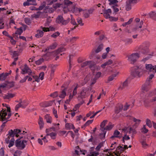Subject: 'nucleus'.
<instances>
[{
    "mask_svg": "<svg viewBox=\"0 0 156 156\" xmlns=\"http://www.w3.org/2000/svg\"><path fill=\"white\" fill-rule=\"evenodd\" d=\"M50 132H51L47 134V136H50L51 138L52 139H55L56 136L57 134L55 132V127H52L50 129H46V133H48Z\"/></svg>",
    "mask_w": 156,
    "mask_h": 156,
    "instance_id": "nucleus-12",
    "label": "nucleus"
},
{
    "mask_svg": "<svg viewBox=\"0 0 156 156\" xmlns=\"http://www.w3.org/2000/svg\"><path fill=\"white\" fill-rule=\"evenodd\" d=\"M64 3L65 5L68 6L72 5L73 2L69 0H64Z\"/></svg>",
    "mask_w": 156,
    "mask_h": 156,
    "instance_id": "nucleus-51",
    "label": "nucleus"
},
{
    "mask_svg": "<svg viewBox=\"0 0 156 156\" xmlns=\"http://www.w3.org/2000/svg\"><path fill=\"white\" fill-rule=\"evenodd\" d=\"M133 18H131L127 22H126L122 23V26L123 27H126V25H129L133 22Z\"/></svg>",
    "mask_w": 156,
    "mask_h": 156,
    "instance_id": "nucleus-44",
    "label": "nucleus"
},
{
    "mask_svg": "<svg viewBox=\"0 0 156 156\" xmlns=\"http://www.w3.org/2000/svg\"><path fill=\"white\" fill-rule=\"evenodd\" d=\"M154 75L153 74L150 75L147 80L145 84L142 86V89L145 91H147L150 88L151 83V80L154 77Z\"/></svg>",
    "mask_w": 156,
    "mask_h": 156,
    "instance_id": "nucleus-11",
    "label": "nucleus"
},
{
    "mask_svg": "<svg viewBox=\"0 0 156 156\" xmlns=\"http://www.w3.org/2000/svg\"><path fill=\"white\" fill-rule=\"evenodd\" d=\"M143 23V21L142 20L140 21L139 23H136V26L134 28V30L135 31L139 28H141Z\"/></svg>",
    "mask_w": 156,
    "mask_h": 156,
    "instance_id": "nucleus-27",
    "label": "nucleus"
},
{
    "mask_svg": "<svg viewBox=\"0 0 156 156\" xmlns=\"http://www.w3.org/2000/svg\"><path fill=\"white\" fill-rule=\"evenodd\" d=\"M98 155V152L94 151L90 152L88 156H97Z\"/></svg>",
    "mask_w": 156,
    "mask_h": 156,
    "instance_id": "nucleus-56",
    "label": "nucleus"
},
{
    "mask_svg": "<svg viewBox=\"0 0 156 156\" xmlns=\"http://www.w3.org/2000/svg\"><path fill=\"white\" fill-rule=\"evenodd\" d=\"M63 19V17L62 16H58L56 19V22L58 23H61Z\"/></svg>",
    "mask_w": 156,
    "mask_h": 156,
    "instance_id": "nucleus-42",
    "label": "nucleus"
},
{
    "mask_svg": "<svg viewBox=\"0 0 156 156\" xmlns=\"http://www.w3.org/2000/svg\"><path fill=\"white\" fill-rule=\"evenodd\" d=\"M62 5L61 4L59 3H56L53 5V7L55 9H56L57 8L61 7Z\"/></svg>",
    "mask_w": 156,
    "mask_h": 156,
    "instance_id": "nucleus-64",
    "label": "nucleus"
},
{
    "mask_svg": "<svg viewBox=\"0 0 156 156\" xmlns=\"http://www.w3.org/2000/svg\"><path fill=\"white\" fill-rule=\"evenodd\" d=\"M11 54L12 56L13 57H17L18 56V52L17 51H12L11 52Z\"/></svg>",
    "mask_w": 156,
    "mask_h": 156,
    "instance_id": "nucleus-53",
    "label": "nucleus"
},
{
    "mask_svg": "<svg viewBox=\"0 0 156 156\" xmlns=\"http://www.w3.org/2000/svg\"><path fill=\"white\" fill-rule=\"evenodd\" d=\"M21 70L22 73L23 74L27 73L29 75H30L32 73L31 70L26 64L21 67Z\"/></svg>",
    "mask_w": 156,
    "mask_h": 156,
    "instance_id": "nucleus-15",
    "label": "nucleus"
},
{
    "mask_svg": "<svg viewBox=\"0 0 156 156\" xmlns=\"http://www.w3.org/2000/svg\"><path fill=\"white\" fill-rule=\"evenodd\" d=\"M101 75V73L100 72H98L95 75V77L92 80L91 84H93L95 83L96 80L99 78Z\"/></svg>",
    "mask_w": 156,
    "mask_h": 156,
    "instance_id": "nucleus-26",
    "label": "nucleus"
},
{
    "mask_svg": "<svg viewBox=\"0 0 156 156\" xmlns=\"http://www.w3.org/2000/svg\"><path fill=\"white\" fill-rule=\"evenodd\" d=\"M145 67L146 69L150 71H155V69H156V66H153L151 64H146Z\"/></svg>",
    "mask_w": 156,
    "mask_h": 156,
    "instance_id": "nucleus-19",
    "label": "nucleus"
},
{
    "mask_svg": "<svg viewBox=\"0 0 156 156\" xmlns=\"http://www.w3.org/2000/svg\"><path fill=\"white\" fill-rule=\"evenodd\" d=\"M112 14V10L109 9L105 10L103 12V15L105 18L107 19H108L111 21H116L118 20V18L110 16Z\"/></svg>",
    "mask_w": 156,
    "mask_h": 156,
    "instance_id": "nucleus-8",
    "label": "nucleus"
},
{
    "mask_svg": "<svg viewBox=\"0 0 156 156\" xmlns=\"http://www.w3.org/2000/svg\"><path fill=\"white\" fill-rule=\"evenodd\" d=\"M123 106L121 104L117 105L115 107V111L116 113H119L122 110Z\"/></svg>",
    "mask_w": 156,
    "mask_h": 156,
    "instance_id": "nucleus-21",
    "label": "nucleus"
},
{
    "mask_svg": "<svg viewBox=\"0 0 156 156\" xmlns=\"http://www.w3.org/2000/svg\"><path fill=\"white\" fill-rule=\"evenodd\" d=\"M141 132L143 133H146L148 131V130L146 128V126L144 125L141 129Z\"/></svg>",
    "mask_w": 156,
    "mask_h": 156,
    "instance_id": "nucleus-52",
    "label": "nucleus"
},
{
    "mask_svg": "<svg viewBox=\"0 0 156 156\" xmlns=\"http://www.w3.org/2000/svg\"><path fill=\"white\" fill-rule=\"evenodd\" d=\"M65 126L66 128L68 129H74V126L71 123H66Z\"/></svg>",
    "mask_w": 156,
    "mask_h": 156,
    "instance_id": "nucleus-35",
    "label": "nucleus"
},
{
    "mask_svg": "<svg viewBox=\"0 0 156 156\" xmlns=\"http://www.w3.org/2000/svg\"><path fill=\"white\" fill-rule=\"evenodd\" d=\"M118 148L121 151H123L125 150L127 148V145H124L123 147L122 146H119L118 147Z\"/></svg>",
    "mask_w": 156,
    "mask_h": 156,
    "instance_id": "nucleus-62",
    "label": "nucleus"
},
{
    "mask_svg": "<svg viewBox=\"0 0 156 156\" xmlns=\"http://www.w3.org/2000/svg\"><path fill=\"white\" fill-rule=\"evenodd\" d=\"M44 119L47 123H51L52 121V119L51 116L49 114H47L44 116Z\"/></svg>",
    "mask_w": 156,
    "mask_h": 156,
    "instance_id": "nucleus-25",
    "label": "nucleus"
},
{
    "mask_svg": "<svg viewBox=\"0 0 156 156\" xmlns=\"http://www.w3.org/2000/svg\"><path fill=\"white\" fill-rule=\"evenodd\" d=\"M108 121L107 120H104L101 124L100 127L101 130L103 132V133H101L100 135L102 138H104L105 136L106 131H105V125L107 123Z\"/></svg>",
    "mask_w": 156,
    "mask_h": 156,
    "instance_id": "nucleus-13",
    "label": "nucleus"
},
{
    "mask_svg": "<svg viewBox=\"0 0 156 156\" xmlns=\"http://www.w3.org/2000/svg\"><path fill=\"white\" fill-rule=\"evenodd\" d=\"M93 121V119L91 120H88L82 126V128H85L86 126H88V125H89L90 124L92 123Z\"/></svg>",
    "mask_w": 156,
    "mask_h": 156,
    "instance_id": "nucleus-40",
    "label": "nucleus"
},
{
    "mask_svg": "<svg viewBox=\"0 0 156 156\" xmlns=\"http://www.w3.org/2000/svg\"><path fill=\"white\" fill-rule=\"evenodd\" d=\"M55 52H51L47 53L46 54L43 55V56H45L46 58H48L47 60H49V59L52 58H53V56H52V55H53Z\"/></svg>",
    "mask_w": 156,
    "mask_h": 156,
    "instance_id": "nucleus-36",
    "label": "nucleus"
},
{
    "mask_svg": "<svg viewBox=\"0 0 156 156\" xmlns=\"http://www.w3.org/2000/svg\"><path fill=\"white\" fill-rule=\"evenodd\" d=\"M130 104L128 103H126V104L124 105L122 108L124 111L128 109L129 106H130Z\"/></svg>",
    "mask_w": 156,
    "mask_h": 156,
    "instance_id": "nucleus-58",
    "label": "nucleus"
},
{
    "mask_svg": "<svg viewBox=\"0 0 156 156\" xmlns=\"http://www.w3.org/2000/svg\"><path fill=\"white\" fill-rule=\"evenodd\" d=\"M146 124L149 127H152V123L150 119H147L146 120Z\"/></svg>",
    "mask_w": 156,
    "mask_h": 156,
    "instance_id": "nucleus-55",
    "label": "nucleus"
},
{
    "mask_svg": "<svg viewBox=\"0 0 156 156\" xmlns=\"http://www.w3.org/2000/svg\"><path fill=\"white\" fill-rule=\"evenodd\" d=\"M90 91L87 88H83L80 93V95L82 98H85L89 95Z\"/></svg>",
    "mask_w": 156,
    "mask_h": 156,
    "instance_id": "nucleus-14",
    "label": "nucleus"
},
{
    "mask_svg": "<svg viewBox=\"0 0 156 156\" xmlns=\"http://www.w3.org/2000/svg\"><path fill=\"white\" fill-rule=\"evenodd\" d=\"M14 139L13 138H12L11 140V141L9 142V144L8 145V147H12L14 144Z\"/></svg>",
    "mask_w": 156,
    "mask_h": 156,
    "instance_id": "nucleus-59",
    "label": "nucleus"
},
{
    "mask_svg": "<svg viewBox=\"0 0 156 156\" xmlns=\"http://www.w3.org/2000/svg\"><path fill=\"white\" fill-rule=\"evenodd\" d=\"M155 95V94L153 91L148 92L146 94L144 100V105L145 107H150L151 103L156 101V97L154 96Z\"/></svg>",
    "mask_w": 156,
    "mask_h": 156,
    "instance_id": "nucleus-2",
    "label": "nucleus"
},
{
    "mask_svg": "<svg viewBox=\"0 0 156 156\" xmlns=\"http://www.w3.org/2000/svg\"><path fill=\"white\" fill-rule=\"evenodd\" d=\"M65 50V48L63 47L60 48H58L57 50L53 52H55L53 55H52V56H53V58L56 56L55 58V60H57L59 58V56H58V55L60 52H62Z\"/></svg>",
    "mask_w": 156,
    "mask_h": 156,
    "instance_id": "nucleus-16",
    "label": "nucleus"
},
{
    "mask_svg": "<svg viewBox=\"0 0 156 156\" xmlns=\"http://www.w3.org/2000/svg\"><path fill=\"white\" fill-rule=\"evenodd\" d=\"M15 96V94L11 93H8L7 94L5 95L4 96V98L5 99H9L11 98H13Z\"/></svg>",
    "mask_w": 156,
    "mask_h": 156,
    "instance_id": "nucleus-45",
    "label": "nucleus"
},
{
    "mask_svg": "<svg viewBox=\"0 0 156 156\" xmlns=\"http://www.w3.org/2000/svg\"><path fill=\"white\" fill-rule=\"evenodd\" d=\"M44 73L43 72H41L39 75V78L40 80H42L44 79Z\"/></svg>",
    "mask_w": 156,
    "mask_h": 156,
    "instance_id": "nucleus-54",
    "label": "nucleus"
},
{
    "mask_svg": "<svg viewBox=\"0 0 156 156\" xmlns=\"http://www.w3.org/2000/svg\"><path fill=\"white\" fill-rule=\"evenodd\" d=\"M70 20V18H69L66 20H63L61 24L62 25H67L69 22Z\"/></svg>",
    "mask_w": 156,
    "mask_h": 156,
    "instance_id": "nucleus-48",
    "label": "nucleus"
},
{
    "mask_svg": "<svg viewBox=\"0 0 156 156\" xmlns=\"http://www.w3.org/2000/svg\"><path fill=\"white\" fill-rule=\"evenodd\" d=\"M80 106V104H77L74 107L73 109V111L74 112H79V108Z\"/></svg>",
    "mask_w": 156,
    "mask_h": 156,
    "instance_id": "nucleus-46",
    "label": "nucleus"
},
{
    "mask_svg": "<svg viewBox=\"0 0 156 156\" xmlns=\"http://www.w3.org/2000/svg\"><path fill=\"white\" fill-rule=\"evenodd\" d=\"M22 153V152L20 151H16L13 154L14 156H20Z\"/></svg>",
    "mask_w": 156,
    "mask_h": 156,
    "instance_id": "nucleus-57",
    "label": "nucleus"
},
{
    "mask_svg": "<svg viewBox=\"0 0 156 156\" xmlns=\"http://www.w3.org/2000/svg\"><path fill=\"white\" fill-rule=\"evenodd\" d=\"M122 133H124V136L122 138V140L124 142L125 140H127L130 139L129 136L133 137L134 134L136 133L135 129L132 127L125 128L122 129Z\"/></svg>",
    "mask_w": 156,
    "mask_h": 156,
    "instance_id": "nucleus-3",
    "label": "nucleus"
},
{
    "mask_svg": "<svg viewBox=\"0 0 156 156\" xmlns=\"http://www.w3.org/2000/svg\"><path fill=\"white\" fill-rule=\"evenodd\" d=\"M27 105V103L25 105H23L22 103H19L16 105L15 108V110L16 111L18 110L20 107H21L23 108H25Z\"/></svg>",
    "mask_w": 156,
    "mask_h": 156,
    "instance_id": "nucleus-33",
    "label": "nucleus"
},
{
    "mask_svg": "<svg viewBox=\"0 0 156 156\" xmlns=\"http://www.w3.org/2000/svg\"><path fill=\"white\" fill-rule=\"evenodd\" d=\"M93 62L91 61H86L81 64L82 67H84L86 66H88L93 71L94 70H98L100 69V66H97L93 64Z\"/></svg>",
    "mask_w": 156,
    "mask_h": 156,
    "instance_id": "nucleus-9",
    "label": "nucleus"
},
{
    "mask_svg": "<svg viewBox=\"0 0 156 156\" xmlns=\"http://www.w3.org/2000/svg\"><path fill=\"white\" fill-rule=\"evenodd\" d=\"M113 127V125L112 124H108L105 128V130H111Z\"/></svg>",
    "mask_w": 156,
    "mask_h": 156,
    "instance_id": "nucleus-50",
    "label": "nucleus"
},
{
    "mask_svg": "<svg viewBox=\"0 0 156 156\" xmlns=\"http://www.w3.org/2000/svg\"><path fill=\"white\" fill-rule=\"evenodd\" d=\"M66 88L62 90L60 92V94L59 95V97L62 99L64 98L66 94Z\"/></svg>",
    "mask_w": 156,
    "mask_h": 156,
    "instance_id": "nucleus-30",
    "label": "nucleus"
},
{
    "mask_svg": "<svg viewBox=\"0 0 156 156\" xmlns=\"http://www.w3.org/2000/svg\"><path fill=\"white\" fill-rule=\"evenodd\" d=\"M119 72H117L114 74L109 76L108 78V81H112L115 78V77L119 74Z\"/></svg>",
    "mask_w": 156,
    "mask_h": 156,
    "instance_id": "nucleus-34",
    "label": "nucleus"
},
{
    "mask_svg": "<svg viewBox=\"0 0 156 156\" xmlns=\"http://www.w3.org/2000/svg\"><path fill=\"white\" fill-rule=\"evenodd\" d=\"M41 29L37 31V34L35 35L36 37L37 38L41 37L43 36L44 34L43 31L46 32L50 31H53L55 30V28L51 26H50L48 28L43 27L41 26Z\"/></svg>",
    "mask_w": 156,
    "mask_h": 156,
    "instance_id": "nucleus-6",
    "label": "nucleus"
},
{
    "mask_svg": "<svg viewBox=\"0 0 156 156\" xmlns=\"http://www.w3.org/2000/svg\"><path fill=\"white\" fill-rule=\"evenodd\" d=\"M30 75L35 80L33 81V82H34L35 81H36L37 82H39L40 81V80L38 76L35 75L34 73L32 72V73Z\"/></svg>",
    "mask_w": 156,
    "mask_h": 156,
    "instance_id": "nucleus-32",
    "label": "nucleus"
},
{
    "mask_svg": "<svg viewBox=\"0 0 156 156\" xmlns=\"http://www.w3.org/2000/svg\"><path fill=\"white\" fill-rule=\"evenodd\" d=\"M93 11V10H89L88 12H85L84 14V16L85 18H87L89 17L90 14L92 13Z\"/></svg>",
    "mask_w": 156,
    "mask_h": 156,
    "instance_id": "nucleus-39",
    "label": "nucleus"
},
{
    "mask_svg": "<svg viewBox=\"0 0 156 156\" xmlns=\"http://www.w3.org/2000/svg\"><path fill=\"white\" fill-rule=\"evenodd\" d=\"M133 121L135 122V123L136 125H138L140 123L141 121L139 119H137L135 118H133Z\"/></svg>",
    "mask_w": 156,
    "mask_h": 156,
    "instance_id": "nucleus-61",
    "label": "nucleus"
},
{
    "mask_svg": "<svg viewBox=\"0 0 156 156\" xmlns=\"http://www.w3.org/2000/svg\"><path fill=\"white\" fill-rule=\"evenodd\" d=\"M45 56H42L41 58L36 61L35 62L36 64L37 65H39L41 64L44 60H47L48 58H46Z\"/></svg>",
    "mask_w": 156,
    "mask_h": 156,
    "instance_id": "nucleus-20",
    "label": "nucleus"
},
{
    "mask_svg": "<svg viewBox=\"0 0 156 156\" xmlns=\"http://www.w3.org/2000/svg\"><path fill=\"white\" fill-rule=\"evenodd\" d=\"M27 133L25 131L20 129H15L13 130L11 129L9 132V136L16 137H19L20 138L25 137V135Z\"/></svg>",
    "mask_w": 156,
    "mask_h": 156,
    "instance_id": "nucleus-5",
    "label": "nucleus"
},
{
    "mask_svg": "<svg viewBox=\"0 0 156 156\" xmlns=\"http://www.w3.org/2000/svg\"><path fill=\"white\" fill-rule=\"evenodd\" d=\"M129 79H127L124 82L122 85L120 86L119 87L118 89L119 90H122L124 88L126 87L128 85V84L129 83Z\"/></svg>",
    "mask_w": 156,
    "mask_h": 156,
    "instance_id": "nucleus-22",
    "label": "nucleus"
},
{
    "mask_svg": "<svg viewBox=\"0 0 156 156\" xmlns=\"http://www.w3.org/2000/svg\"><path fill=\"white\" fill-rule=\"evenodd\" d=\"M103 48V44H101L99 45L97 49L95 50V52L96 53H98L101 51Z\"/></svg>",
    "mask_w": 156,
    "mask_h": 156,
    "instance_id": "nucleus-43",
    "label": "nucleus"
},
{
    "mask_svg": "<svg viewBox=\"0 0 156 156\" xmlns=\"http://www.w3.org/2000/svg\"><path fill=\"white\" fill-rule=\"evenodd\" d=\"M78 87V85L77 84H75L73 85L72 88H73V92L72 93L73 94V95H76L77 94V89Z\"/></svg>",
    "mask_w": 156,
    "mask_h": 156,
    "instance_id": "nucleus-31",
    "label": "nucleus"
},
{
    "mask_svg": "<svg viewBox=\"0 0 156 156\" xmlns=\"http://www.w3.org/2000/svg\"><path fill=\"white\" fill-rule=\"evenodd\" d=\"M27 145V141L26 140L17 139L16 141L15 145L18 149L23 150L25 148Z\"/></svg>",
    "mask_w": 156,
    "mask_h": 156,
    "instance_id": "nucleus-10",
    "label": "nucleus"
},
{
    "mask_svg": "<svg viewBox=\"0 0 156 156\" xmlns=\"http://www.w3.org/2000/svg\"><path fill=\"white\" fill-rule=\"evenodd\" d=\"M140 57V54L137 53H134L127 56V61L131 64H133Z\"/></svg>",
    "mask_w": 156,
    "mask_h": 156,
    "instance_id": "nucleus-7",
    "label": "nucleus"
},
{
    "mask_svg": "<svg viewBox=\"0 0 156 156\" xmlns=\"http://www.w3.org/2000/svg\"><path fill=\"white\" fill-rule=\"evenodd\" d=\"M71 23L73 25H77V23L76 22L74 18H73V16L72 15H71Z\"/></svg>",
    "mask_w": 156,
    "mask_h": 156,
    "instance_id": "nucleus-49",
    "label": "nucleus"
},
{
    "mask_svg": "<svg viewBox=\"0 0 156 156\" xmlns=\"http://www.w3.org/2000/svg\"><path fill=\"white\" fill-rule=\"evenodd\" d=\"M139 49L140 50H145L147 48L146 43L145 42L142 44L139 47Z\"/></svg>",
    "mask_w": 156,
    "mask_h": 156,
    "instance_id": "nucleus-37",
    "label": "nucleus"
},
{
    "mask_svg": "<svg viewBox=\"0 0 156 156\" xmlns=\"http://www.w3.org/2000/svg\"><path fill=\"white\" fill-rule=\"evenodd\" d=\"M53 103V101H45L40 103V105L41 107L45 108L51 106Z\"/></svg>",
    "mask_w": 156,
    "mask_h": 156,
    "instance_id": "nucleus-17",
    "label": "nucleus"
},
{
    "mask_svg": "<svg viewBox=\"0 0 156 156\" xmlns=\"http://www.w3.org/2000/svg\"><path fill=\"white\" fill-rule=\"evenodd\" d=\"M77 22L81 26L83 25L84 24L82 23V19L80 18H78L77 19Z\"/></svg>",
    "mask_w": 156,
    "mask_h": 156,
    "instance_id": "nucleus-60",
    "label": "nucleus"
},
{
    "mask_svg": "<svg viewBox=\"0 0 156 156\" xmlns=\"http://www.w3.org/2000/svg\"><path fill=\"white\" fill-rule=\"evenodd\" d=\"M38 124L39 125L40 129H41L44 127V123L43 119L41 117H39L38 120Z\"/></svg>",
    "mask_w": 156,
    "mask_h": 156,
    "instance_id": "nucleus-23",
    "label": "nucleus"
},
{
    "mask_svg": "<svg viewBox=\"0 0 156 156\" xmlns=\"http://www.w3.org/2000/svg\"><path fill=\"white\" fill-rule=\"evenodd\" d=\"M138 0H128L126 1V4L128 5L129 6L132 4H134L137 3Z\"/></svg>",
    "mask_w": 156,
    "mask_h": 156,
    "instance_id": "nucleus-38",
    "label": "nucleus"
},
{
    "mask_svg": "<svg viewBox=\"0 0 156 156\" xmlns=\"http://www.w3.org/2000/svg\"><path fill=\"white\" fill-rule=\"evenodd\" d=\"M144 67L143 65L133 66L132 69L131 75L134 77H140L144 70Z\"/></svg>",
    "mask_w": 156,
    "mask_h": 156,
    "instance_id": "nucleus-4",
    "label": "nucleus"
},
{
    "mask_svg": "<svg viewBox=\"0 0 156 156\" xmlns=\"http://www.w3.org/2000/svg\"><path fill=\"white\" fill-rule=\"evenodd\" d=\"M60 34V33L58 32H55L53 34L51 35V37H52L56 38Z\"/></svg>",
    "mask_w": 156,
    "mask_h": 156,
    "instance_id": "nucleus-63",
    "label": "nucleus"
},
{
    "mask_svg": "<svg viewBox=\"0 0 156 156\" xmlns=\"http://www.w3.org/2000/svg\"><path fill=\"white\" fill-rule=\"evenodd\" d=\"M23 32L22 27H20L15 32V34L20 35Z\"/></svg>",
    "mask_w": 156,
    "mask_h": 156,
    "instance_id": "nucleus-47",
    "label": "nucleus"
},
{
    "mask_svg": "<svg viewBox=\"0 0 156 156\" xmlns=\"http://www.w3.org/2000/svg\"><path fill=\"white\" fill-rule=\"evenodd\" d=\"M3 106L5 108H3L0 112V119L3 121H8V119L10 117L11 114L9 107L6 104H2Z\"/></svg>",
    "mask_w": 156,
    "mask_h": 156,
    "instance_id": "nucleus-1",
    "label": "nucleus"
},
{
    "mask_svg": "<svg viewBox=\"0 0 156 156\" xmlns=\"http://www.w3.org/2000/svg\"><path fill=\"white\" fill-rule=\"evenodd\" d=\"M57 45V44L56 42H54L48 48V49H55Z\"/></svg>",
    "mask_w": 156,
    "mask_h": 156,
    "instance_id": "nucleus-41",
    "label": "nucleus"
},
{
    "mask_svg": "<svg viewBox=\"0 0 156 156\" xmlns=\"http://www.w3.org/2000/svg\"><path fill=\"white\" fill-rule=\"evenodd\" d=\"M121 137L120 132L117 130H116L114 131L113 135L111 137V138L112 139L114 137H116L120 138Z\"/></svg>",
    "mask_w": 156,
    "mask_h": 156,
    "instance_id": "nucleus-24",
    "label": "nucleus"
},
{
    "mask_svg": "<svg viewBox=\"0 0 156 156\" xmlns=\"http://www.w3.org/2000/svg\"><path fill=\"white\" fill-rule=\"evenodd\" d=\"M9 74V73H3L0 74V80H4L6 78L7 76Z\"/></svg>",
    "mask_w": 156,
    "mask_h": 156,
    "instance_id": "nucleus-29",
    "label": "nucleus"
},
{
    "mask_svg": "<svg viewBox=\"0 0 156 156\" xmlns=\"http://www.w3.org/2000/svg\"><path fill=\"white\" fill-rule=\"evenodd\" d=\"M148 15L152 19L156 20V12L152 11L148 14Z\"/></svg>",
    "mask_w": 156,
    "mask_h": 156,
    "instance_id": "nucleus-28",
    "label": "nucleus"
},
{
    "mask_svg": "<svg viewBox=\"0 0 156 156\" xmlns=\"http://www.w3.org/2000/svg\"><path fill=\"white\" fill-rule=\"evenodd\" d=\"M36 0H27L26 2L23 3L24 6H29L31 5H37L35 1Z\"/></svg>",
    "mask_w": 156,
    "mask_h": 156,
    "instance_id": "nucleus-18",
    "label": "nucleus"
}]
</instances>
